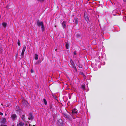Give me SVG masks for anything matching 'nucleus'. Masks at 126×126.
Here are the masks:
<instances>
[{
    "mask_svg": "<svg viewBox=\"0 0 126 126\" xmlns=\"http://www.w3.org/2000/svg\"><path fill=\"white\" fill-rule=\"evenodd\" d=\"M37 25L38 26L40 27L41 26V29L43 31L44 30V25L42 21H40L38 20L37 21Z\"/></svg>",
    "mask_w": 126,
    "mask_h": 126,
    "instance_id": "obj_1",
    "label": "nucleus"
},
{
    "mask_svg": "<svg viewBox=\"0 0 126 126\" xmlns=\"http://www.w3.org/2000/svg\"><path fill=\"white\" fill-rule=\"evenodd\" d=\"M78 111L77 110L75 109H73L71 112L72 115H76L78 114Z\"/></svg>",
    "mask_w": 126,
    "mask_h": 126,
    "instance_id": "obj_2",
    "label": "nucleus"
},
{
    "mask_svg": "<svg viewBox=\"0 0 126 126\" xmlns=\"http://www.w3.org/2000/svg\"><path fill=\"white\" fill-rule=\"evenodd\" d=\"M57 124L59 126H63L62 120L61 119H59L57 122Z\"/></svg>",
    "mask_w": 126,
    "mask_h": 126,
    "instance_id": "obj_3",
    "label": "nucleus"
},
{
    "mask_svg": "<svg viewBox=\"0 0 126 126\" xmlns=\"http://www.w3.org/2000/svg\"><path fill=\"white\" fill-rule=\"evenodd\" d=\"M17 118V116L16 114H13L11 116V118L13 120H14L16 119Z\"/></svg>",
    "mask_w": 126,
    "mask_h": 126,
    "instance_id": "obj_4",
    "label": "nucleus"
},
{
    "mask_svg": "<svg viewBox=\"0 0 126 126\" xmlns=\"http://www.w3.org/2000/svg\"><path fill=\"white\" fill-rule=\"evenodd\" d=\"M22 102L25 106H27L28 104V102L25 100H23L22 101Z\"/></svg>",
    "mask_w": 126,
    "mask_h": 126,
    "instance_id": "obj_5",
    "label": "nucleus"
},
{
    "mask_svg": "<svg viewBox=\"0 0 126 126\" xmlns=\"http://www.w3.org/2000/svg\"><path fill=\"white\" fill-rule=\"evenodd\" d=\"M62 25L63 28H66V22L65 21H63V22L62 23Z\"/></svg>",
    "mask_w": 126,
    "mask_h": 126,
    "instance_id": "obj_6",
    "label": "nucleus"
},
{
    "mask_svg": "<svg viewBox=\"0 0 126 126\" xmlns=\"http://www.w3.org/2000/svg\"><path fill=\"white\" fill-rule=\"evenodd\" d=\"M71 63V64L72 65L73 67L75 69H76V70H77L75 66V65L74 64V63L73 62V61L72 60H71L70 61Z\"/></svg>",
    "mask_w": 126,
    "mask_h": 126,
    "instance_id": "obj_7",
    "label": "nucleus"
},
{
    "mask_svg": "<svg viewBox=\"0 0 126 126\" xmlns=\"http://www.w3.org/2000/svg\"><path fill=\"white\" fill-rule=\"evenodd\" d=\"M84 18L85 20L88 22L89 21V19L88 17L87 16L85 15H84Z\"/></svg>",
    "mask_w": 126,
    "mask_h": 126,
    "instance_id": "obj_8",
    "label": "nucleus"
},
{
    "mask_svg": "<svg viewBox=\"0 0 126 126\" xmlns=\"http://www.w3.org/2000/svg\"><path fill=\"white\" fill-rule=\"evenodd\" d=\"M6 120L5 118H3L1 119V122L2 123L5 124L6 123Z\"/></svg>",
    "mask_w": 126,
    "mask_h": 126,
    "instance_id": "obj_9",
    "label": "nucleus"
},
{
    "mask_svg": "<svg viewBox=\"0 0 126 126\" xmlns=\"http://www.w3.org/2000/svg\"><path fill=\"white\" fill-rule=\"evenodd\" d=\"M33 118L32 114L31 113H30L29 115L28 118L29 119H32Z\"/></svg>",
    "mask_w": 126,
    "mask_h": 126,
    "instance_id": "obj_10",
    "label": "nucleus"
},
{
    "mask_svg": "<svg viewBox=\"0 0 126 126\" xmlns=\"http://www.w3.org/2000/svg\"><path fill=\"white\" fill-rule=\"evenodd\" d=\"M24 125V123H23L20 122L17 124L16 126H23Z\"/></svg>",
    "mask_w": 126,
    "mask_h": 126,
    "instance_id": "obj_11",
    "label": "nucleus"
},
{
    "mask_svg": "<svg viewBox=\"0 0 126 126\" xmlns=\"http://www.w3.org/2000/svg\"><path fill=\"white\" fill-rule=\"evenodd\" d=\"M35 59L36 60L38 59V55L37 54H35Z\"/></svg>",
    "mask_w": 126,
    "mask_h": 126,
    "instance_id": "obj_12",
    "label": "nucleus"
},
{
    "mask_svg": "<svg viewBox=\"0 0 126 126\" xmlns=\"http://www.w3.org/2000/svg\"><path fill=\"white\" fill-rule=\"evenodd\" d=\"M2 25L4 28H5L7 24L3 22L2 23Z\"/></svg>",
    "mask_w": 126,
    "mask_h": 126,
    "instance_id": "obj_13",
    "label": "nucleus"
},
{
    "mask_svg": "<svg viewBox=\"0 0 126 126\" xmlns=\"http://www.w3.org/2000/svg\"><path fill=\"white\" fill-rule=\"evenodd\" d=\"M21 118L23 121H24L25 119V115H22L21 116Z\"/></svg>",
    "mask_w": 126,
    "mask_h": 126,
    "instance_id": "obj_14",
    "label": "nucleus"
},
{
    "mask_svg": "<svg viewBox=\"0 0 126 126\" xmlns=\"http://www.w3.org/2000/svg\"><path fill=\"white\" fill-rule=\"evenodd\" d=\"M26 46H24L23 47V49H22V51L24 52L25 50L26 49Z\"/></svg>",
    "mask_w": 126,
    "mask_h": 126,
    "instance_id": "obj_15",
    "label": "nucleus"
},
{
    "mask_svg": "<svg viewBox=\"0 0 126 126\" xmlns=\"http://www.w3.org/2000/svg\"><path fill=\"white\" fill-rule=\"evenodd\" d=\"M43 101L44 102L45 104V105H46L47 104V102L46 100L45 99H43Z\"/></svg>",
    "mask_w": 126,
    "mask_h": 126,
    "instance_id": "obj_16",
    "label": "nucleus"
},
{
    "mask_svg": "<svg viewBox=\"0 0 126 126\" xmlns=\"http://www.w3.org/2000/svg\"><path fill=\"white\" fill-rule=\"evenodd\" d=\"M69 44L68 43H67L65 45V46L66 47V48L67 49L69 47Z\"/></svg>",
    "mask_w": 126,
    "mask_h": 126,
    "instance_id": "obj_17",
    "label": "nucleus"
},
{
    "mask_svg": "<svg viewBox=\"0 0 126 126\" xmlns=\"http://www.w3.org/2000/svg\"><path fill=\"white\" fill-rule=\"evenodd\" d=\"M17 44L18 46H20V41L18 40L17 42Z\"/></svg>",
    "mask_w": 126,
    "mask_h": 126,
    "instance_id": "obj_18",
    "label": "nucleus"
},
{
    "mask_svg": "<svg viewBox=\"0 0 126 126\" xmlns=\"http://www.w3.org/2000/svg\"><path fill=\"white\" fill-rule=\"evenodd\" d=\"M24 52H23L22 51V53H21V56H23L24 55Z\"/></svg>",
    "mask_w": 126,
    "mask_h": 126,
    "instance_id": "obj_19",
    "label": "nucleus"
},
{
    "mask_svg": "<svg viewBox=\"0 0 126 126\" xmlns=\"http://www.w3.org/2000/svg\"><path fill=\"white\" fill-rule=\"evenodd\" d=\"M81 74L84 77H85V76L84 74L83 73H81Z\"/></svg>",
    "mask_w": 126,
    "mask_h": 126,
    "instance_id": "obj_20",
    "label": "nucleus"
},
{
    "mask_svg": "<svg viewBox=\"0 0 126 126\" xmlns=\"http://www.w3.org/2000/svg\"><path fill=\"white\" fill-rule=\"evenodd\" d=\"M74 55H76V51H74Z\"/></svg>",
    "mask_w": 126,
    "mask_h": 126,
    "instance_id": "obj_21",
    "label": "nucleus"
},
{
    "mask_svg": "<svg viewBox=\"0 0 126 126\" xmlns=\"http://www.w3.org/2000/svg\"><path fill=\"white\" fill-rule=\"evenodd\" d=\"M3 114V113L0 112V115H1V116Z\"/></svg>",
    "mask_w": 126,
    "mask_h": 126,
    "instance_id": "obj_22",
    "label": "nucleus"
},
{
    "mask_svg": "<svg viewBox=\"0 0 126 126\" xmlns=\"http://www.w3.org/2000/svg\"><path fill=\"white\" fill-rule=\"evenodd\" d=\"M78 19H76V23H78Z\"/></svg>",
    "mask_w": 126,
    "mask_h": 126,
    "instance_id": "obj_23",
    "label": "nucleus"
},
{
    "mask_svg": "<svg viewBox=\"0 0 126 126\" xmlns=\"http://www.w3.org/2000/svg\"><path fill=\"white\" fill-rule=\"evenodd\" d=\"M0 126H7L6 125H1Z\"/></svg>",
    "mask_w": 126,
    "mask_h": 126,
    "instance_id": "obj_24",
    "label": "nucleus"
},
{
    "mask_svg": "<svg viewBox=\"0 0 126 126\" xmlns=\"http://www.w3.org/2000/svg\"><path fill=\"white\" fill-rule=\"evenodd\" d=\"M31 72L32 73L33 72H34L33 70L32 69H31Z\"/></svg>",
    "mask_w": 126,
    "mask_h": 126,
    "instance_id": "obj_25",
    "label": "nucleus"
},
{
    "mask_svg": "<svg viewBox=\"0 0 126 126\" xmlns=\"http://www.w3.org/2000/svg\"><path fill=\"white\" fill-rule=\"evenodd\" d=\"M64 116L66 118L68 117L66 115H65Z\"/></svg>",
    "mask_w": 126,
    "mask_h": 126,
    "instance_id": "obj_26",
    "label": "nucleus"
},
{
    "mask_svg": "<svg viewBox=\"0 0 126 126\" xmlns=\"http://www.w3.org/2000/svg\"><path fill=\"white\" fill-rule=\"evenodd\" d=\"M40 1H43L44 0H38Z\"/></svg>",
    "mask_w": 126,
    "mask_h": 126,
    "instance_id": "obj_27",
    "label": "nucleus"
},
{
    "mask_svg": "<svg viewBox=\"0 0 126 126\" xmlns=\"http://www.w3.org/2000/svg\"><path fill=\"white\" fill-rule=\"evenodd\" d=\"M82 87L83 88H85V87L84 86H83Z\"/></svg>",
    "mask_w": 126,
    "mask_h": 126,
    "instance_id": "obj_28",
    "label": "nucleus"
},
{
    "mask_svg": "<svg viewBox=\"0 0 126 126\" xmlns=\"http://www.w3.org/2000/svg\"><path fill=\"white\" fill-rule=\"evenodd\" d=\"M7 115V114L6 113L5 114V115L6 116Z\"/></svg>",
    "mask_w": 126,
    "mask_h": 126,
    "instance_id": "obj_29",
    "label": "nucleus"
},
{
    "mask_svg": "<svg viewBox=\"0 0 126 126\" xmlns=\"http://www.w3.org/2000/svg\"><path fill=\"white\" fill-rule=\"evenodd\" d=\"M126 0H123V1H126Z\"/></svg>",
    "mask_w": 126,
    "mask_h": 126,
    "instance_id": "obj_30",
    "label": "nucleus"
},
{
    "mask_svg": "<svg viewBox=\"0 0 126 126\" xmlns=\"http://www.w3.org/2000/svg\"><path fill=\"white\" fill-rule=\"evenodd\" d=\"M114 15V16H115V15H114H114Z\"/></svg>",
    "mask_w": 126,
    "mask_h": 126,
    "instance_id": "obj_31",
    "label": "nucleus"
},
{
    "mask_svg": "<svg viewBox=\"0 0 126 126\" xmlns=\"http://www.w3.org/2000/svg\"><path fill=\"white\" fill-rule=\"evenodd\" d=\"M33 126H35V125H33Z\"/></svg>",
    "mask_w": 126,
    "mask_h": 126,
    "instance_id": "obj_32",
    "label": "nucleus"
}]
</instances>
